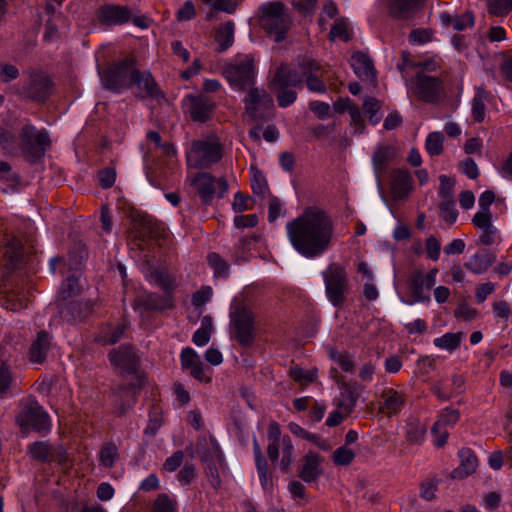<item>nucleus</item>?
<instances>
[{
  "label": "nucleus",
  "instance_id": "1",
  "mask_svg": "<svg viewBox=\"0 0 512 512\" xmlns=\"http://www.w3.org/2000/svg\"><path fill=\"white\" fill-rule=\"evenodd\" d=\"M286 232L295 251L305 258L314 259L323 255L331 246L334 224L326 211L310 206L287 222Z\"/></svg>",
  "mask_w": 512,
  "mask_h": 512
},
{
  "label": "nucleus",
  "instance_id": "2",
  "mask_svg": "<svg viewBox=\"0 0 512 512\" xmlns=\"http://www.w3.org/2000/svg\"><path fill=\"white\" fill-rule=\"evenodd\" d=\"M259 27L279 43L286 39L293 20L289 8L279 0L261 4L256 12Z\"/></svg>",
  "mask_w": 512,
  "mask_h": 512
},
{
  "label": "nucleus",
  "instance_id": "3",
  "mask_svg": "<svg viewBox=\"0 0 512 512\" xmlns=\"http://www.w3.org/2000/svg\"><path fill=\"white\" fill-rule=\"evenodd\" d=\"M137 70V59L134 55L114 60L99 72L105 89L121 93L131 89L134 71Z\"/></svg>",
  "mask_w": 512,
  "mask_h": 512
},
{
  "label": "nucleus",
  "instance_id": "4",
  "mask_svg": "<svg viewBox=\"0 0 512 512\" xmlns=\"http://www.w3.org/2000/svg\"><path fill=\"white\" fill-rule=\"evenodd\" d=\"M19 138L21 155L31 165L41 163L52 144L48 131L45 128L37 129L32 124L22 126Z\"/></svg>",
  "mask_w": 512,
  "mask_h": 512
},
{
  "label": "nucleus",
  "instance_id": "5",
  "mask_svg": "<svg viewBox=\"0 0 512 512\" xmlns=\"http://www.w3.org/2000/svg\"><path fill=\"white\" fill-rule=\"evenodd\" d=\"M300 84L301 79L292 70V65L282 63L277 67L271 80V89L280 108H287L295 103L298 98L296 89H299Z\"/></svg>",
  "mask_w": 512,
  "mask_h": 512
},
{
  "label": "nucleus",
  "instance_id": "6",
  "mask_svg": "<svg viewBox=\"0 0 512 512\" xmlns=\"http://www.w3.org/2000/svg\"><path fill=\"white\" fill-rule=\"evenodd\" d=\"M328 301L336 308L341 307L349 289V277L346 268L338 263H330L321 273Z\"/></svg>",
  "mask_w": 512,
  "mask_h": 512
},
{
  "label": "nucleus",
  "instance_id": "7",
  "mask_svg": "<svg viewBox=\"0 0 512 512\" xmlns=\"http://www.w3.org/2000/svg\"><path fill=\"white\" fill-rule=\"evenodd\" d=\"M409 93L418 101L426 104H438L445 96L444 81L438 76L417 72L410 80Z\"/></svg>",
  "mask_w": 512,
  "mask_h": 512
},
{
  "label": "nucleus",
  "instance_id": "8",
  "mask_svg": "<svg viewBox=\"0 0 512 512\" xmlns=\"http://www.w3.org/2000/svg\"><path fill=\"white\" fill-rule=\"evenodd\" d=\"M27 74L28 77L21 86L20 95L33 103L45 104L54 93L53 79L42 69H31Z\"/></svg>",
  "mask_w": 512,
  "mask_h": 512
},
{
  "label": "nucleus",
  "instance_id": "9",
  "mask_svg": "<svg viewBox=\"0 0 512 512\" xmlns=\"http://www.w3.org/2000/svg\"><path fill=\"white\" fill-rule=\"evenodd\" d=\"M231 339L243 348L251 347L256 340L255 315L245 306H238L230 313Z\"/></svg>",
  "mask_w": 512,
  "mask_h": 512
},
{
  "label": "nucleus",
  "instance_id": "10",
  "mask_svg": "<svg viewBox=\"0 0 512 512\" xmlns=\"http://www.w3.org/2000/svg\"><path fill=\"white\" fill-rule=\"evenodd\" d=\"M129 234L134 241L139 242L138 247L143 250L142 244L165 238V227L151 215L137 212L131 216Z\"/></svg>",
  "mask_w": 512,
  "mask_h": 512
},
{
  "label": "nucleus",
  "instance_id": "11",
  "mask_svg": "<svg viewBox=\"0 0 512 512\" xmlns=\"http://www.w3.org/2000/svg\"><path fill=\"white\" fill-rule=\"evenodd\" d=\"M223 76L229 85L238 91H245L255 84L256 66L253 56L244 55L234 63L226 65Z\"/></svg>",
  "mask_w": 512,
  "mask_h": 512
},
{
  "label": "nucleus",
  "instance_id": "12",
  "mask_svg": "<svg viewBox=\"0 0 512 512\" xmlns=\"http://www.w3.org/2000/svg\"><path fill=\"white\" fill-rule=\"evenodd\" d=\"M292 70L296 71V75L301 79L299 90H301L305 84L310 92L318 94L326 93L327 86L319 75L322 66L317 60L309 56H299L297 63L294 66L292 65Z\"/></svg>",
  "mask_w": 512,
  "mask_h": 512
},
{
  "label": "nucleus",
  "instance_id": "13",
  "mask_svg": "<svg viewBox=\"0 0 512 512\" xmlns=\"http://www.w3.org/2000/svg\"><path fill=\"white\" fill-rule=\"evenodd\" d=\"M223 147L217 138L213 140H194L191 144L188 161L197 168L207 169L222 159Z\"/></svg>",
  "mask_w": 512,
  "mask_h": 512
},
{
  "label": "nucleus",
  "instance_id": "14",
  "mask_svg": "<svg viewBox=\"0 0 512 512\" xmlns=\"http://www.w3.org/2000/svg\"><path fill=\"white\" fill-rule=\"evenodd\" d=\"M192 185L196 188L201 203L205 206L211 205L215 196L223 198L229 188L225 178L216 179L208 172L197 173L192 180Z\"/></svg>",
  "mask_w": 512,
  "mask_h": 512
},
{
  "label": "nucleus",
  "instance_id": "15",
  "mask_svg": "<svg viewBox=\"0 0 512 512\" xmlns=\"http://www.w3.org/2000/svg\"><path fill=\"white\" fill-rule=\"evenodd\" d=\"M16 422L22 429H31L41 435H45L51 430L50 416L38 401L27 405L16 416Z\"/></svg>",
  "mask_w": 512,
  "mask_h": 512
},
{
  "label": "nucleus",
  "instance_id": "16",
  "mask_svg": "<svg viewBox=\"0 0 512 512\" xmlns=\"http://www.w3.org/2000/svg\"><path fill=\"white\" fill-rule=\"evenodd\" d=\"M245 112L248 117L255 121H265L264 111L273 107V99L265 89L251 86L243 99Z\"/></svg>",
  "mask_w": 512,
  "mask_h": 512
},
{
  "label": "nucleus",
  "instance_id": "17",
  "mask_svg": "<svg viewBox=\"0 0 512 512\" xmlns=\"http://www.w3.org/2000/svg\"><path fill=\"white\" fill-rule=\"evenodd\" d=\"M190 119L196 123L210 121L216 110V102L205 94H188L183 100Z\"/></svg>",
  "mask_w": 512,
  "mask_h": 512
},
{
  "label": "nucleus",
  "instance_id": "18",
  "mask_svg": "<svg viewBox=\"0 0 512 512\" xmlns=\"http://www.w3.org/2000/svg\"><path fill=\"white\" fill-rule=\"evenodd\" d=\"M108 359L111 365L128 375L136 374L139 369L140 358L134 347L129 344H122L118 348L112 349L108 353Z\"/></svg>",
  "mask_w": 512,
  "mask_h": 512
},
{
  "label": "nucleus",
  "instance_id": "19",
  "mask_svg": "<svg viewBox=\"0 0 512 512\" xmlns=\"http://www.w3.org/2000/svg\"><path fill=\"white\" fill-rule=\"evenodd\" d=\"M437 272V269H432L424 275L421 270L415 269L412 271L408 280L409 291L413 298L411 304L429 300V295L425 291H429L435 285Z\"/></svg>",
  "mask_w": 512,
  "mask_h": 512
},
{
  "label": "nucleus",
  "instance_id": "20",
  "mask_svg": "<svg viewBox=\"0 0 512 512\" xmlns=\"http://www.w3.org/2000/svg\"><path fill=\"white\" fill-rule=\"evenodd\" d=\"M97 21L106 27L121 26L131 20V9L125 5L106 3L96 10Z\"/></svg>",
  "mask_w": 512,
  "mask_h": 512
},
{
  "label": "nucleus",
  "instance_id": "21",
  "mask_svg": "<svg viewBox=\"0 0 512 512\" xmlns=\"http://www.w3.org/2000/svg\"><path fill=\"white\" fill-rule=\"evenodd\" d=\"M0 247L3 249L4 266L9 270L14 269L23 257L22 240L13 234L1 231Z\"/></svg>",
  "mask_w": 512,
  "mask_h": 512
},
{
  "label": "nucleus",
  "instance_id": "22",
  "mask_svg": "<svg viewBox=\"0 0 512 512\" xmlns=\"http://www.w3.org/2000/svg\"><path fill=\"white\" fill-rule=\"evenodd\" d=\"M180 365L183 371H189L191 377L199 382L210 383L212 378L205 374L204 363L191 347H185L180 353Z\"/></svg>",
  "mask_w": 512,
  "mask_h": 512
},
{
  "label": "nucleus",
  "instance_id": "23",
  "mask_svg": "<svg viewBox=\"0 0 512 512\" xmlns=\"http://www.w3.org/2000/svg\"><path fill=\"white\" fill-rule=\"evenodd\" d=\"M390 192L394 200L407 199L413 188V178L406 168H396L390 173Z\"/></svg>",
  "mask_w": 512,
  "mask_h": 512
},
{
  "label": "nucleus",
  "instance_id": "24",
  "mask_svg": "<svg viewBox=\"0 0 512 512\" xmlns=\"http://www.w3.org/2000/svg\"><path fill=\"white\" fill-rule=\"evenodd\" d=\"M129 327L128 321L123 318L117 324L111 322L103 323L99 326L94 341L101 346L114 345L123 337Z\"/></svg>",
  "mask_w": 512,
  "mask_h": 512
},
{
  "label": "nucleus",
  "instance_id": "25",
  "mask_svg": "<svg viewBox=\"0 0 512 512\" xmlns=\"http://www.w3.org/2000/svg\"><path fill=\"white\" fill-rule=\"evenodd\" d=\"M132 87L137 88L139 96L141 97L158 99L164 96L158 83L149 70L141 71L137 68V70L134 71V77L131 83V88Z\"/></svg>",
  "mask_w": 512,
  "mask_h": 512
},
{
  "label": "nucleus",
  "instance_id": "26",
  "mask_svg": "<svg viewBox=\"0 0 512 512\" xmlns=\"http://www.w3.org/2000/svg\"><path fill=\"white\" fill-rule=\"evenodd\" d=\"M210 442L212 445V449L209 452V454L205 453L203 456V461L205 462L204 466V473L210 483V485L215 489L218 490L221 487V478L219 475V470L216 465V462L212 459H209L208 457H215L219 462H222L224 460V456L222 454L221 448L219 443L214 437L210 438Z\"/></svg>",
  "mask_w": 512,
  "mask_h": 512
},
{
  "label": "nucleus",
  "instance_id": "27",
  "mask_svg": "<svg viewBox=\"0 0 512 512\" xmlns=\"http://www.w3.org/2000/svg\"><path fill=\"white\" fill-rule=\"evenodd\" d=\"M380 397L382 399L380 412L387 416L398 415L407 401V394L404 391H398L391 387L383 389Z\"/></svg>",
  "mask_w": 512,
  "mask_h": 512
},
{
  "label": "nucleus",
  "instance_id": "28",
  "mask_svg": "<svg viewBox=\"0 0 512 512\" xmlns=\"http://www.w3.org/2000/svg\"><path fill=\"white\" fill-rule=\"evenodd\" d=\"M338 387L342 389V392L340 394L337 408L346 416H349L353 412L362 393V387L356 380L343 382V384Z\"/></svg>",
  "mask_w": 512,
  "mask_h": 512
},
{
  "label": "nucleus",
  "instance_id": "29",
  "mask_svg": "<svg viewBox=\"0 0 512 512\" xmlns=\"http://www.w3.org/2000/svg\"><path fill=\"white\" fill-rule=\"evenodd\" d=\"M425 0H389L388 14L395 20H408L421 8Z\"/></svg>",
  "mask_w": 512,
  "mask_h": 512
},
{
  "label": "nucleus",
  "instance_id": "30",
  "mask_svg": "<svg viewBox=\"0 0 512 512\" xmlns=\"http://www.w3.org/2000/svg\"><path fill=\"white\" fill-rule=\"evenodd\" d=\"M460 464L451 472L453 479H464L475 473L478 467V458L471 448L463 447L458 451Z\"/></svg>",
  "mask_w": 512,
  "mask_h": 512
},
{
  "label": "nucleus",
  "instance_id": "31",
  "mask_svg": "<svg viewBox=\"0 0 512 512\" xmlns=\"http://www.w3.org/2000/svg\"><path fill=\"white\" fill-rule=\"evenodd\" d=\"M321 457L318 453L308 452L302 459V466L298 472V477L306 483L316 482L322 474L320 467Z\"/></svg>",
  "mask_w": 512,
  "mask_h": 512
},
{
  "label": "nucleus",
  "instance_id": "32",
  "mask_svg": "<svg viewBox=\"0 0 512 512\" xmlns=\"http://www.w3.org/2000/svg\"><path fill=\"white\" fill-rule=\"evenodd\" d=\"M50 344V334L45 330H41L40 332H38L36 339L31 343L29 347V361L35 364H43L47 358Z\"/></svg>",
  "mask_w": 512,
  "mask_h": 512
},
{
  "label": "nucleus",
  "instance_id": "33",
  "mask_svg": "<svg viewBox=\"0 0 512 512\" xmlns=\"http://www.w3.org/2000/svg\"><path fill=\"white\" fill-rule=\"evenodd\" d=\"M496 262L495 252L489 249H482L473 254L464 267L473 274H482L486 272Z\"/></svg>",
  "mask_w": 512,
  "mask_h": 512
},
{
  "label": "nucleus",
  "instance_id": "34",
  "mask_svg": "<svg viewBox=\"0 0 512 512\" xmlns=\"http://www.w3.org/2000/svg\"><path fill=\"white\" fill-rule=\"evenodd\" d=\"M394 158L395 151L389 145L378 146L374 151L372 156V164L379 186H381V177Z\"/></svg>",
  "mask_w": 512,
  "mask_h": 512
},
{
  "label": "nucleus",
  "instance_id": "35",
  "mask_svg": "<svg viewBox=\"0 0 512 512\" xmlns=\"http://www.w3.org/2000/svg\"><path fill=\"white\" fill-rule=\"evenodd\" d=\"M351 67L354 73L361 79H372L375 77V68L372 59L367 53L357 51L352 54Z\"/></svg>",
  "mask_w": 512,
  "mask_h": 512
},
{
  "label": "nucleus",
  "instance_id": "36",
  "mask_svg": "<svg viewBox=\"0 0 512 512\" xmlns=\"http://www.w3.org/2000/svg\"><path fill=\"white\" fill-rule=\"evenodd\" d=\"M138 305L146 311H164L174 307L173 295L149 293L139 299Z\"/></svg>",
  "mask_w": 512,
  "mask_h": 512
},
{
  "label": "nucleus",
  "instance_id": "37",
  "mask_svg": "<svg viewBox=\"0 0 512 512\" xmlns=\"http://www.w3.org/2000/svg\"><path fill=\"white\" fill-rule=\"evenodd\" d=\"M427 427L419 418H409L405 426V439L412 445H422L425 441Z\"/></svg>",
  "mask_w": 512,
  "mask_h": 512
},
{
  "label": "nucleus",
  "instance_id": "38",
  "mask_svg": "<svg viewBox=\"0 0 512 512\" xmlns=\"http://www.w3.org/2000/svg\"><path fill=\"white\" fill-rule=\"evenodd\" d=\"M259 240L260 237L256 234L240 237L234 245V252L231 255L232 262L234 264H241L242 262L248 261L247 254L251 250L252 243H256Z\"/></svg>",
  "mask_w": 512,
  "mask_h": 512
},
{
  "label": "nucleus",
  "instance_id": "39",
  "mask_svg": "<svg viewBox=\"0 0 512 512\" xmlns=\"http://www.w3.org/2000/svg\"><path fill=\"white\" fill-rule=\"evenodd\" d=\"M89 305L79 301H71L62 309L63 318L71 324L82 321L89 313Z\"/></svg>",
  "mask_w": 512,
  "mask_h": 512
},
{
  "label": "nucleus",
  "instance_id": "40",
  "mask_svg": "<svg viewBox=\"0 0 512 512\" xmlns=\"http://www.w3.org/2000/svg\"><path fill=\"white\" fill-rule=\"evenodd\" d=\"M98 459L102 467L112 469L120 459L119 445L112 440L104 442L100 448Z\"/></svg>",
  "mask_w": 512,
  "mask_h": 512
},
{
  "label": "nucleus",
  "instance_id": "41",
  "mask_svg": "<svg viewBox=\"0 0 512 512\" xmlns=\"http://www.w3.org/2000/svg\"><path fill=\"white\" fill-rule=\"evenodd\" d=\"M235 25L233 21H227L220 25L215 32V41L218 45L217 51L224 52L234 43Z\"/></svg>",
  "mask_w": 512,
  "mask_h": 512
},
{
  "label": "nucleus",
  "instance_id": "42",
  "mask_svg": "<svg viewBox=\"0 0 512 512\" xmlns=\"http://www.w3.org/2000/svg\"><path fill=\"white\" fill-rule=\"evenodd\" d=\"M30 456L39 462H52L56 458L54 456V448L48 441H35L28 446Z\"/></svg>",
  "mask_w": 512,
  "mask_h": 512
},
{
  "label": "nucleus",
  "instance_id": "43",
  "mask_svg": "<svg viewBox=\"0 0 512 512\" xmlns=\"http://www.w3.org/2000/svg\"><path fill=\"white\" fill-rule=\"evenodd\" d=\"M490 93L483 87H477L472 99V118L476 123H482L486 116L485 101Z\"/></svg>",
  "mask_w": 512,
  "mask_h": 512
},
{
  "label": "nucleus",
  "instance_id": "44",
  "mask_svg": "<svg viewBox=\"0 0 512 512\" xmlns=\"http://www.w3.org/2000/svg\"><path fill=\"white\" fill-rule=\"evenodd\" d=\"M208 266L213 270L214 278L227 279L230 275V264L219 253L209 252L206 256Z\"/></svg>",
  "mask_w": 512,
  "mask_h": 512
},
{
  "label": "nucleus",
  "instance_id": "45",
  "mask_svg": "<svg viewBox=\"0 0 512 512\" xmlns=\"http://www.w3.org/2000/svg\"><path fill=\"white\" fill-rule=\"evenodd\" d=\"M328 355L332 361L339 365L343 372H354L355 363L348 351H338L336 348H330Z\"/></svg>",
  "mask_w": 512,
  "mask_h": 512
},
{
  "label": "nucleus",
  "instance_id": "46",
  "mask_svg": "<svg viewBox=\"0 0 512 512\" xmlns=\"http://www.w3.org/2000/svg\"><path fill=\"white\" fill-rule=\"evenodd\" d=\"M462 337V332H448L442 335L441 337L435 338L434 345L437 348L445 349L447 351L452 352L460 347Z\"/></svg>",
  "mask_w": 512,
  "mask_h": 512
},
{
  "label": "nucleus",
  "instance_id": "47",
  "mask_svg": "<svg viewBox=\"0 0 512 512\" xmlns=\"http://www.w3.org/2000/svg\"><path fill=\"white\" fill-rule=\"evenodd\" d=\"M460 411L458 409H454L450 406L443 408L435 421V430L438 429V426L454 427L458 421L460 420Z\"/></svg>",
  "mask_w": 512,
  "mask_h": 512
},
{
  "label": "nucleus",
  "instance_id": "48",
  "mask_svg": "<svg viewBox=\"0 0 512 512\" xmlns=\"http://www.w3.org/2000/svg\"><path fill=\"white\" fill-rule=\"evenodd\" d=\"M80 292L79 279L75 275L68 276L62 283L58 291V297L62 301L75 296Z\"/></svg>",
  "mask_w": 512,
  "mask_h": 512
},
{
  "label": "nucleus",
  "instance_id": "49",
  "mask_svg": "<svg viewBox=\"0 0 512 512\" xmlns=\"http://www.w3.org/2000/svg\"><path fill=\"white\" fill-rule=\"evenodd\" d=\"M486 10L490 16L506 17L512 12L510 0H486Z\"/></svg>",
  "mask_w": 512,
  "mask_h": 512
},
{
  "label": "nucleus",
  "instance_id": "50",
  "mask_svg": "<svg viewBox=\"0 0 512 512\" xmlns=\"http://www.w3.org/2000/svg\"><path fill=\"white\" fill-rule=\"evenodd\" d=\"M444 136L441 132H431L428 134L425 141L426 152L430 156H438L443 152Z\"/></svg>",
  "mask_w": 512,
  "mask_h": 512
},
{
  "label": "nucleus",
  "instance_id": "51",
  "mask_svg": "<svg viewBox=\"0 0 512 512\" xmlns=\"http://www.w3.org/2000/svg\"><path fill=\"white\" fill-rule=\"evenodd\" d=\"M429 391L440 402H447L455 396L454 390L449 385H447L443 380L434 381L430 385Z\"/></svg>",
  "mask_w": 512,
  "mask_h": 512
},
{
  "label": "nucleus",
  "instance_id": "52",
  "mask_svg": "<svg viewBox=\"0 0 512 512\" xmlns=\"http://www.w3.org/2000/svg\"><path fill=\"white\" fill-rule=\"evenodd\" d=\"M282 458L280 461V468L284 473L289 471L291 464L293 463V451L294 446L292 444L291 437L284 435L282 437Z\"/></svg>",
  "mask_w": 512,
  "mask_h": 512
},
{
  "label": "nucleus",
  "instance_id": "53",
  "mask_svg": "<svg viewBox=\"0 0 512 512\" xmlns=\"http://www.w3.org/2000/svg\"><path fill=\"white\" fill-rule=\"evenodd\" d=\"M439 215L447 224H454L458 218V211L455 208V201L441 200L439 203Z\"/></svg>",
  "mask_w": 512,
  "mask_h": 512
},
{
  "label": "nucleus",
  "instance_id": "54",
  "mask_svg": "<svg viewBox=\"0 0 512 512\" xmlns=\"http://www.w3.org/2000/svg\"><path fill=\"white\" fill-rule=\"evenodd\" d=\"M381 108L380 102L374 97H368L363 103L364 113L367 116L370 124L376 125L380 122L381 116L379 110Z\"/></svg>",
  "mask_w": 512,
  "mask_h": 512
},
{
  "label": "nucleus",
  "instance_id": "55",
  "mask_svg": "<svg viewBox=\"0 0 512 512\" xmlns=\"http://www.w3.org/2000/svg\"><path fill=\"white\" fill-rule=\"evenodd\" d=\"M163 424L162 413L158 407H152L149 412V419L144 434L150 437L155 436Z\"/></svg>",
  "mask_w": 512,
  "mask_h": 512
},
{
  "label": "nucleus",
  "instance_id": "56",
  "mask_svg": "<svg viewBox=\"0 0 512 512\" xmlns=\"http://www.w3.org/2000/svg\"><path fill=\"white\" fill-rule=\"evenodd\" d=\"M329 40L334 41L336 38H339L343 42H349L352 39V35L348 30L347 23L344 19L337 20L330 29Z\"/></svg>",
  "mask_w": 512,
  "mask_h": 512
},
{
  "label": "nucleus",
  "instance_id": "57",
  "mask_svg": "<svg viewBox=\"0 0 512 512\" xmlns=\"http://www.w3.org/2000/svg\"><path fill=\"white\" fill-rule=\"evenodd\" d=\"M355 458V453L346 445L338 447L332 454L333 463L336 466H348Z\"/></svg>",
  "mask_w": 512,
  "mask_h": 512
},
{
  "label": "nucleus",
  "instance_id": "58",
  "mask_svg": "<svg viewBox=\"0 0 512 512\" xmlns=\"http://www.w3.org/2000/svg\"><path fill=\"white\" fill-rule=\"evenodd\" d=\"M434 30L432 28H416L411 30L408 40L412 45H423L432 41Z\"/></svg>",
  "mask_w": 512,
  "mask_h": 512
},
{
  "label": "nucleus",
  "instance_id": "59",
  "mask_svg": "<svg viewBox=\"0 0 512 512\" xmlns=\"http://www.w3.org/2000/svg\"><path fill=\"white\" fill-rule=\"evenodd\" d=\"M13 382V375L10 367L2 362L0 364V399L8 396L9 390Z\"/></svg>",
  "mask_w": 512,
  "mask_h": 512
},
{
  "label": "nucleus",
  "instance_id": "60",
  "mask_svg": "<svg viewBox=\"0 0 512 512\" xmlns=\"http://www.w3.org/2000/svg\"><path fill=\"white\" fill-rule=\"evenodd\" d=\"M177 511V502L174 499H171L167 494L162 493L157 496L155 499L152 512H176Z\"/></svg>",
  "mask_w": 512,
  "mask_h": 512
},
{
  "label": "nucleus",
  "instance_id": "61",
  "mask_svg": "<svg viewBox=\"0 0 512 512\" xmlns=\"http://www.w3.org/2000/svg\"><path fill=\"white\" fill-rule=\"evenodd\" d=\"M255 466L262 489L264 491H272L274 483L272 471L269 469L268 462L257 464Z\"/></svg>",
  "mask_w": 512,
  "mask_h": 512
},
{
  "label": "nucleus",
  "instance_id": "62",
  "mask_svg": "<svg viewBox=\"0 0 512 512\" xmlns=\"http://www.w3.org/2000/svg\"><path fill=\"white\" fill-rule=\"evenodd\" d=\"M439 190L438 196L441 200H454V186L455 181L447 175L439 176Z\"/></svg>",
  "mask_w": 512,
  "mask_h": 512
},
{
  "label": "nucleus",
  "instance_id": "63",
  "mask_svg": "<svg viewBox=\"0 0 512 512\" xmlns=\"http://www.w3.org/2000/svg\"><path fill=\"white\" fill-rule=\"evenodd\" d=\"M440 479L434 477L431 479H427L420 484V496L424 500L431 501L435 498V493L438 489V484L440 483Z\"/></svg>",
  "mask_w": 512,
  "mask_h": 512
},
{
  "label": "nucleus",
  "instance_id": "64",
  "mask_svg": "<svg viewBox=\"0 0 512 512\" xmlns=\"http://www.w3.org/2000/svg\"><path fill=\"white\" fill-rule=\"evenodd\" d=\"M97 179L102 189L111 188L116 180V170L113 167H105L98 171Z\"/></svg>",
  "mask_w": 512,
  "mask_h": 512
}]
</instances>
